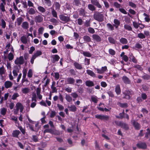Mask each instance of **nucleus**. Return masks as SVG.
Wrapping results in <instances>:
<instances>
[{"instance_id":"f257e3e1","label":"nucleus","mask_w":150,"mask_h":150,"mask_svg":"<svg viewBox=\"0 0 150 150\" xmlns=\"http://www.w3.org/2000/svg\"><path fill=\"white\" fill-rule=\"evenodd\" d=\"M46 133H49L52 134H54L56 135H59L60 134V132L59 131L55 129H46L43 131V133L45 134Z\"/></svg>"},{"instance_id":"f03ea898","label":"nucleus","mask_w":150,"mask_h":150,"mask_svg":"<svg viewBox=\"0 0 150 150\" xmlns=\"http://www.w3.org/2000/svg\"><path fill=\"white\" fill-rule=\"evenodd\" d=\"M115 123L117 125L120 126L125 130L129 129V127L127 124L124 122H119L117 121H115Z\"/></svg>"},{"instance_id":"7ed1b4c3","label":"nucleus","mask_w":150,"mask_h":150,"mask_svg":"<svg viewBox=\"0 0 150 150\" xmlns=\"http://www.w3.org/2000/svg\"><path fill=\"white\" fill-rule=\"evenodd\" d=\"M28 127H29L30 129L32 131L35 132L38 131L39 129L40 128V127L39 126L38 122L35 125V128H34L33 126L29 124H28Z\"/></svg>"},{"instance_id":"20e7f679","label":"nucleus","mask_w":150,"mask_h":150,"mask_svg":"<svg viewBox=\"0 0 150 150\" xmlns=\"http://www.w3.org/2000/svg\"><path fill=\"white\" fill-rule=\"evenodd\" d=\"M93 17L95 20L99 22H102L103 21L104 16L102 14H95Z\"/></svg>"},{"instance_id":"39448f33","label":"nucleus","mask_w":150,"mask_h":150,"mask_svg":"<svg viewBox=\"0 0 150 150\" xmlns=\"http://www.w3.org/2000/svg\"><path fill=\"white\" fill-rule=\"evenodd\" d=\"M123 94L125 95V98L129 99L132 96L133 94V92L131 91H130L128 90H126L123 92Z\"/></svg>"},{"instance_id":"423d86ee","label":"nucleus","mask_w":150,"mask_h":150,"mask_svg":"<svg viewBox=\"0 0 150 150\" xmlns=\"http://www.w3.org/2000/svg\"><path fill=\"white\" fill-rule=\"evenodd\" d=\"M24 60L23 56L17 58L15 61V63L17 65H21L24 63Z\"/></svg>"},{"instance_id":"0eeeda50","label":"nucleus","mask_w":150,"mask_h":150,"mask_svg":"<svg viewBox=\"0 0 150 150\" xmlns=\"http://www.w3.org/2000/svg\"><path fill=\"white\" fill-rule=\"evenodd\" d=\"M16 110L17 112L19 111V110L21 112H22L23 110V106L20 103H18L16 105Z\"/></svg>"},{"instance_id":"6e6552de","label":"nucleus","mask_w":150,"mask_h":150,"mask_svg":"<svg viewBox=\"0 0 150 150\" xmlns=\"http://www.w3.org/2000/svg\"><path fill=\"white\" fill-rule=\"evenodd\" d=\"M21 41L24 44H28L30 42V40L28 38V37L25 35H23L20 39Z\"/></svg>"},{"instance_id":"1a4fd4ad","label":"nucleus","mask_w":150,"mask_h":150,"mask_svg":"<svg viewBox=\"0 0 150 150\" xmlns=\"http://www.w3.org/2000/svg\"><path fill=\"white\" fill-rule=\"evenodd\" d=\"M131 123L134 126L135 129L139 130L141 126L139 124L134 120H131Z\"/></svg>"},{"instance_id":"9d476101","label":"nucleus","mask_w":150,"mask_h":150,"mask_svg":"<svg viewBox=\"0 0 150 150\" xmlns=\"http://www.w3.org/2000/svg\"><path fill=\"white\" fill-rule=\"evenodd\" d=\"M60 20L65 23L67 22L70 20V17L68 16H65L63 15H60L59 16Z\"/></svg>"},{"instance_id":"9b49d317","label":"nucleus","mask_w":150,"mask_h":150,"mask_svg":"<svg viewBox=\"0 0 150 150\" xmlns=\"http://www.w3.org/2000/svg\"><path fill=\"white\" fill-rule=\"evenodd\" d=\"M105 107V105L103 103H100L98 106L97 107L98 109L102 111L105 112H108V109H107L106 108H104Z\"/></svg>"},{"instance_id":"f8f14e48","label":"nucleus","mask_w":150,"mask_h":150,"mask_svg":"<svg viewBox=\"0 0 150 150\" xmlns=\"http://www.w3.org/2000/svg\"><path fill=\"white\" fill-rule=\"evenodd\" d=\"M107 70L106 66L102 67L101 69H96V70L97 73L99 74H102Z\"/></svg>"},{"instance_id":"ddd939ff","label":"nucleus","mask_w":150,"mask_h":150,"mask_svg":"<svg viewBox=\"0 0 150 150\" xmlns=\"http://www.w3.org/2000/svg\"><path fill=\"white\" fill-rule=\"evenodd\" d=\"M13 84L11 81H6L4 83V86L6 88H8L11 87Z\"/></svg>"},{"instance_id":"4468645a","label":"nucleus","mask_w":150,"mask_h":150,"mask_svg":"<svg viewBox=\"0 0 150 150\" xmlns=\"http://www.w3.org/2000/svg\"><path fill=\"white\" fill-rule=\"evenodd\" d=\"M92 38L94 40L97 42H100L101 40V39L100 36L96 34H93L92 35Z\"/></svg>"},{"instance_id":"2eb2a0df","label":"nucleus","mask_w":150,"mask_h":150,"mask_svg":"<svg viewBox=\"0 0 150 150\" xmlns=\"http://www.w3.org/2000/svg\"><path fill=\"white\" fill-rule=\"evenodd\" d=\"M122 80L124 83L126 84H130L131 81L126 76H123L122 78Z\"/></svg>"},{"instance_id":"dca6fc26","label":"nucleus","mask_w":150,"mask_h":150,"mask_svg":"<svg viewBox=\"0 0 150 150\" xmlns=\"http://www.w3.org/2000/svg\"><path fill=\"white\" fill-rule=\"evenodd\" d=\"M75 79L69 77L66 79L65 82H67V84H73L75 82Z\"/></svg>"},{"instance_id":"f3484780","label":"nucleus","mask_w":150,"mask_h":150,"mask_svg":"<svg viewBox=\"0 0 150 150\" xmlns=\"http://www.w3.org/2000/svg\"><path fill=\"white\" fill-rule=\"evenodd\" d=\"M137 146L138 148L142 149H145L147 147V145L145 143H138Z\"/></svg>"},{"instance_id":"a211bd4d","label":"nucleus","mask_w":150,"mask_h":150,"mask_svg":"<svg viewBox=\"0 0 150 150\" xmlns=\"http://www.w3.org/2000/svg\"><path fill=\"white\" fill-rule=\"evenodd\" d=\"M96 118L102 120H107L108 118V116L106 115H96L95 116Z\"/></svg>"},{"instance_id":"6ab92c4d","label":"nucleus","mask_w":150,"mask_h":150,"mask_svg":"<svg viewBox=\"0 0 150 150\" xmlns=\"http://www.w3.org/2000/svg\"><path fill=\"white\" fill-rule=\"evenodd\" d=\"M91 3L93 5L96 6L98 8H101L102 6L99 4L97 0H91Z\"/></svg>"},{"instance_id":"aec40b11","label":"nucleus","mask_w":150,"mask_h":150,"mask_svg":"<svg viewBox=\"0 0 150 150\" xmlns=\"http://www.w3.org/2000/svg\"><path fill=\"white\" fill-rule=\"evenodd\" d=\"M29 25L27 21H24L22 23L21 27L23 29L25 30L28 29L29 28Z\"/></svg>"},{"instance_id":"412c9836","label":"nucleus","mask_w":150,"mask_h":150,"mask_svg":"<svg viewBox=\"0 0 150 150\" xmlns=\"http://www.w3.org/2000/svg\"><path fill=\"white\" fill-rule=\"evenodd\" d=\"M41 88L38 87L36 89V93L38 98L40 100L42 99V96L40 94Z\"/></svg>"},{"instance_id":"4be33fe9","label":"nucleus","mask_w":150,"mask_h":150,"mask_svg":"<svg viewBox=\"0 0 150 150\" xmlns=\"http://www.w3.org/2000/svg\"><path fill=\"white\" fill-rule=\"evenodd\" d=\"M52 57L53 59L52 62L53 63L58 61L60 59V57L57 54L53 55Z\"/></svg>"},{"instance_id":"5701e85b","label":"nucleus","mask_w":150,"mask_h":150,"mask_svg":"<svg viewBox=\"0 0 150 150\" xmlns=\"http://www.w3.org/2000/svg\"><path fill=\"white\" fill-rule=\"evenodd\" d=\"M85 84L86 86L89 87H92L94 85V83L93 81L90 80L86 81Z\"/></svg>"},{"instance_id":"b1692460","label":"nucleus","mask_w":150,"mask_h":150,"mask_svg":"<svg viewBox=\"0 0 150 150\" xmlns=\"http://www.w3.org/2000/svg\"><path fill=\"white\" fill-rule=\"evenodd\" d=\"M60 6L59 3L54 2L52 7H55L56 10H59L60 8Z\"/></svg>"},{"instance_id":"393cba45","label":"nucleus","mask_w":150,"mask_h":150,"mask_svg":"<svg viewBox=\"0 0 150 150\" xmlns=\"http://www.w3.org/2000/svg\"><path fill=\"white\" fill-rule=\"evenodd\" d=\"M120 116H116L118 118H127V119H129V116L128 115L125 113H120Z\"/></svg>"},{"instance_id":"a878e982","label":"nucleus","mask_w":150,"mask_h":150,"mask_svg":"<svg viewBox=\"0 0 150 150\" xmlns=\"http://www.w3.org/2000/svg\"><path fill=\"white\" fill-rule=\"evenodd\" d=\"M86 72L87 74L91 76L95 77H96V75L92 71L90 70H86Z\"/></svg>"},{"instance_id":"bb28decb","label":"nucleus","mask_w":150,"mask_h":150,"mask_svg":"<svg viewBox=\"0 0 150 150\" xmlns=\"http://www.w3.org/2000/svg\"><path fill=\"white\" fill-rule=\"evenodd\" d=\"M121 89L120 86L119 85H117L115 88V91L116 94L118 95L120 94L121 93Z\"/></svg>"},{"instance_id":"cd10ccee","label":"nucleus","mask_w":150,"mask_h":150,"mask_svg":"<svg viewBox=\"0 0 150 150\" xmlns=\"http://www.w3.org/2000/svg\"><path fill=\"white\" fill-rule=\"evenodd\" d=\"M20 133V132L18 130H14L12 133V135L14 137H18Z\"/></svg>"},{"instance_id":"c85d7f7f","label":"nucleus","mask_w":150,"mask_h":150,"mask_svg":"<svg viewBox=\"0 0 150 150\" xmlns=\"http://www.w3.org/2000/svg\"><path fill=\"white\" fill-rule=\"evenodd\" d=\"M6 70L3 66H2V67H0V75L2 78H3V77L2 76V75L4 74Z\"/></svg>"},{"instance_id":"c756f323","label":"nucleus","mask_w":150,"mask_h":150,"mask_svg":"<svg viewBox=\"0 0 150 150\" xmlns=\"http://www.w3.org/2000/svg\"><path fill=\"white\" fill-rule=\"evenodd\" d=\"M23 21V18L21 17L18 18L16 19V22L18 25H20Z\"/></svg>"},{"instance_id":"7c9ffc66","label":"nucleus","mask_w":150,"mask_h":150,"mask_svg":"<svg viewBox=\"0 0 150 150\" xmlns=\"http://www.w3.org/2000/svg\"><path fill=\"white\" fill-rule=\"evenodd\" d=\"M120 42L122 44H126L128 43V40H127L124 38H121L120 40Z\"/></svg>"},{"instance_id":"2f4dec72","label":"nucleus","mask_w":150,"mask_h":150,"mask_svg":"<svg viewBox=\"0 0 150 150\" xmlns=\"http://www.w3.org/2000/svg\"><path fill=\"white\" fill-rule=\"evenodd\" d=\"M98 99L97 97L95 95H92L91 96V100L95 103H97L98 101Z\"/></svg>"},{"instance_id":"473e14b6","label":"nucleus","mask_w":150,"mask_h":150,"mask_svg":"<svg viewBox=\"0 0 150 150\" xmlns=\"http://www.w3.org/2000/svg\"><path fill=\"white\" fill-rule=\"evenodd\" d=\"M124 28L128 31H132V28L131 26L128 24H125L124 25Z\"/></svg>"},{"instance_id":"72a5a7b5","label":"nucleus","mask_w":150,"mask_h":150,"mask_svg":"<svg viewBox=\"0 0 150 150\" xmlns=\"http://www.w3.org/2000/svg\"><path fill=\"white\" fill-rule=\"evenodd\" d=\"M83 39L84 41L86 42H90L91 40V38L88 36L85 35L83 37Z\"/></svg>"},{"instance_id":"f704fd0d","label":"nucleus","mask_w":150,"mask_h":150,"mask_svg":"<svg viewBox=\"0 0 150 150\" xmlns=\"http://www.w3.org/2000/svg\"><path fill=\"white\" fill-rule=\"evenodd\" d=\"M42 53V52L41 51L38 50L35 52L33 56L36 58L37 57L41 55Z\"/></svg>"},{"instance_id":"c9c22d12","label":"nucleus","mask_w":150,"mask_h":150,"mask_svg":"<svg viewBox=\"0 0 150 150\" xmlns=\"http://www.w3.org/2000/svg\"><path fill=\"white\" fill-rule=\"evenodd\" d=\"M69 110L70 111L74 112L76 110V108L74 105H72L68 107Z\"/></svg>"},{"instance_id":"e433bc0d","label":"nucleus","mask_w":150,"mask_h":150,"mask_svg":"<svg viewBox=\"0 0 150 150\" xmlns=\"http://www.w3.org/2000/svg\"><path fill=\"white\" fill-rule=\"evenodd\" d=\"M51 9L52 10L51 13L53 16L55 18H57V13L54 9V7H51Z\"/></svg>"},{"instance_id":"4c0bfd02","label":"nucleus","mask_w":150,"mask_h":150,"mask_svg":"<svg viewBox=\"0 0 150 150\" xmlns=\"http://www.w3.org/2000/svg\"><path fill=\"white\" fill-rule=\"evenodd\" d=\"M36 22L38 23L41 22L43 20V18L40 16H36L35 18Z\"/></svg>"},{"instance_id":"58836bf2","label":"nucleus","mask_w":150,"mask_h":150,"mask_svg":"<svg viewBox=\"0 0 150 150\" xmlns=\"http://www.w3.org/2000/svg\"><path fill=\"white\" fill-rule=\"evenodd\" d=\"M143 15L145 16L144 20L145 21L147 22H149L150 21L149 16L145 13H144Z\"/></svg>"},{"instance_id":"ea45409f","label":"nucleus","mask_w":150,"mask_h":150,"mask_svg":"<svg viewBox=\"0 0 150 150\" xmlns=\"http://www.w3.org/2000/svg\"><path fill=\"white\" fill-rule=\"evenodd\" d=\"M107 27L108 30L113 31L114 30V25H112L110 23H108L107 24Z\"/></svg>"},{"instance_id":"a19ab883","label":"nucleus","mask_w":150,"mask_h":150,"mask_svg":"<svg viewBox=\"0 0 150 150\" xmlns=\"http://www.w3.org/2000/svg\"><path fill=\"white\" fill-rule=\"evenodd\" d=\"M74 65L76 68L77 69H81L82 68V67L81 65L76 62H75L74 63Z\"/></svg>"},{"instance_id":"79ce46f5","label":"nucleus","mask_w":150,"mask_h":150,"mask_svg":"<svg viewBox=\"0 0 150 150\" xmlns=\"http://www.w3.org/2000/svg\"><path fill=\"white\" fill-rule=\"evenodd\" d=\"M81 53L83 54L85 57H90L91 56V54L88 52L83 51V52Z\"/></svg>"},{"instance_id":"37998d69","label":"nucleus","mask_w":150,"mask_h":150,"mask_svg":"<svg viewBox=\"0 0 150 150\" xmlns=\"http://www.w3.org/2000/svg\"><path fill=\"white\" fill-rule=\"evenodd\" d=\"M28 71V69L26 68H24L23 69V79H25L27 74V72Z\"/></svg>"},{"instance_id":"c03bdc74","label":"nucleus","mask_w":150,"mask_h":150,"mask_svg":"<svg viewBox=\"0 0 150 150\" xmlns=\"http://www.w3.org/2000/svg\"><path fill=\"white\" fill-rule=\"evenodd\" d=\"M38 10L42 13H44L46 11L45 9L43 7L41 6H39L38 7Z\"/></svg>"},{"instance_id":"a18cd8bd","label":"nucleus","mask_w":150,"mask_h":150,"mask_svg":"<svg viewBox=\"0 0 150 150\" xmlns=\"http://www.w3.org/2000/svg\"><path fill=\"white\" fill-rule=\"evenodd\" d=\"M65 99L67 101L70 103L72 101V98L68 94H66L65 96Z\"/></svg>"},{"instance_id":"49530a36","label":"nucleus","mask_w":150,"mask_h":150,"mask_svg":"<svg viewBox=\"0 0 150 150\" xmlns=\"http://www.w3.org/2000/svg\"><path fill=\"white\" fill-rule=\"evenodd\" d=\"M6 4H4L3 3H1L0 4V9L2 11L4 12L6 11L5 9V6Z\"/></svg>"},{"instance_id":"de8ad7c7","label":"nucleus","mask_w":150,"mask_h":150,"mask_svg":"<svg viewBox=\"0 0 150 150\" xmlns=\"http://www.w3.org/2000/svg\"><path fill=\"white\" fill-rule=\"evenodd\" d=\"M28 12L29 14L30 15H33L35 13V10L32 8H30Z\"/></svg>"},{"instance_id":"09e8293b","label":"nucleus","mask_w":150,"mask_h":150,"mask_svg":"<svg viewBox=\"0 0 150 150\" xmlns=\"http://www.w3.org/2000/svg\"><path fill=\"white\" fill-rule=\"evenodd\" d=\"M1 25L3 28H5L6 27V23L5 21L3 19H1Z\"/></svg>"},{"instance_id":"8fccbe9b","label":"nucleus","mask_w":150,"mask_h":150,"mask_svg":"<svg viewBox=\"0 0 150 150\" xmlns=\"http://www.w3.org/2000/svg\"><path fill=\"white\" fill-rule=\"evenodd\" d=\"M31 101H37V96L35 93H34L32 94Z\"/></svg>"},{"instance_id":"3c124183","label":"nucleus","mask_w":150,"mask_h":150,"mask_svg":"<svg viewBox=\"0 0 150 150\" xmlns=\"http://www.w3.org/2000/svg\"><path fill=\"white\" fill-rule=\"evenodd\" d=\"M22 91L23 93L26 94L29 91V89L28 88H22Z\"/></svg>"},{"instance_id":"603ef678","label":"nucleus","mask_w":150,"mask_h":150,"mask_svg":"<svg viewBox=\"0 0 150 150\" xmlns=\"http://www.w3.org/2000/svg\"><path fill=\"white\" fill-rule=\"evenodd\" d=\"M108 40L110 43L113 44H115L116 41L113 38L109 37L108 38Z\"/></svg>"},{"instance_id":"864d4df0","label":"nucleus","mask_w":150,"mask_h":150,"mask_svg":"<svg viewBox=\"0 0 150 150\" xmlns=\"http://www.w3.org/2000/svg\"><path fill=\"white\" fill-rule=\"evenodd\" d=\"M137 37L140 39H143L145 38V35L142 33H140L138 34Z\"/></svg>"},{"instance_id":"5fc2aeb1","label":"nucleus","mask_w":150,"mask_h":150,"mask_svg":"<svg viewBox=\"0 0 150 150\" xmlns=\"http://www.w3.org/2000/svg\"><path fill=\"white\" fill-rule=\"evenodd\" d=\"M33 73L32 70L31 69H30L28 71V77L30 78L32 77Z\"/></svg>"},{"instance_id":"6e6d98bb","label":"nucleus","mask_w":150,"mask_h":150,"mask_svg":"<svg viewBox=\"0 0 150 150\" xmlns=\"http://www.w3.org/2000/svg\"><path fill=\"white\" fill-rule=\"evenodd\" d=\"M88 8L89 10L92 11H93L95 10V7L91 4L88 5Z\"/></svg>"},{"instance_id":"4d7b16f0","label":"nucleus","mask_w":150,"mask_h":150,"mask_svg":"<svg viewBox=\"0 0 150 150\" xmlns=\"http://www.w3.org/2000/svg\"><path fill=\"white\" fill-rule=\"evenodd\" d=\"M132 23L133 26L135 28L137 29L139 27V25L140 23H138L135 21L133 22Z\"/></svg>"},{"instance_id":"13d9d810","label":"nucleus","mask_w":150,"mask_h":150,"mask_svg":"<svg viewBox=\"0 0 150 150\" xmlns=\"http://www.w3.org/2000/svg\"><path fill=\"white\" fill-rule=\"evenodd\" d=\"M19 95L18 93H15L13 95L12 97V99L13 100H15L16 99V98L18 97H19Z\"/></svg>"},{"instance_id":"bf43d9fd","label":"nucleus","mask_w":150,"mask_h":150,"mask_svg":"<svg viewBox=\"0 0 150 150\" xmlns=\"http://www.w3.org/2000/svg\"><path fill=\"white\" fill-rule=\"evenodd\" d=\"M84 25L86 27H88L90 26V20H86L84 22Z\"/></svg>"},{"instance_id":"052dcab7","label":"nucleus","mask_w":150,"mask_h":150,"mask_svg":"<svg viewBox=\"0 0 150 150\" xmlns=\"http://www.w3.org/2000/svg\"><path fill=\"white\" fill-rule=\"evenodd\" d=\"M19 71V69H14L13 71V76H16L18 75V72Z\"/></svg>"},{"instance_id":"680f3d73","label":"nucleus","mask_w":150,"mask_h":150,"mask_svg":"<svg viewBox=\"0 0 150 150\" xmlns=\"http://www.w3.org/2000/svg\"><path fill=\"white\" fill-rule=\"evenodd\" d=\"M109 52L110 54L112 55H114L115 54V51L112 49H110L109 50Z\"/></svg>"},{"instance_id":"e2e57ef3","label":"nucleus","mask_w":150,"mask_h":150,"mask_svg":"<svg viewBox=\"0 0 150 150\" xmlns=\"http://www.w3.org/2000/svg\"><path fill=\"white\" fill-rule=\"evenodd\" d=\"M129 6L133 8H135L137 7L136 5L132 2L129 1Z\"/></svg>"},{"instance_id":"0e129e2a","label":"nucleus","mask_w":150,"mask_h":150,"mask_svg":"<svg viewBox=\"0 0 150 150\" xmlns=\"http://www.w3.org/2000/svg\"><path fill=\"white\" fill-rule=\"evenodd\" d=\"M8 58L9 60H13L14 58L13 54L11 53H9L8 55Z\"/></svg>"},{"instance_id":"69168bd1","label":"nucleus","mask_w":150,"mask_h":150,"mask_svg":"<svg viewBox=\"0 0 150 150\" xmlns=\"http://www.w3.org/2000/svg\"><path fill=\"white\" fill-rule=\"evenodd\" d=\"M44 30V28L43 27L39 28L38 30V33L39 34H42Z\"/></svg>"},{"instance_id":"338daca9","label":"nucleus","mask_w":150,"mask_h":150,"mask_svg":"<svg viewBox=\"0 0 150 150\" xmlns=\"http://www.w3.org/2000/svg\"><path fill=\"white\" fill-rule=\"evenodd\" d=\"M88 31L89 33L91 34H93L95 32L94 29L91 27H89L88 28Z\"/></svg>"},{"instance_id":"774afa93","label":"nucleus","mask_w":150,"mask_h":150,"mask_svg":"<svg viewBox=\"0 0 150 150\" xmlns=\"http://www.w3.org/2000/svg\"><path fill=\"white\" fill-rule=\"evenodd\" d=\"M147 132L145 134V137L147 138L150 136V130L149 128H148L147 129Z\"/></svg>"}]
</instances>
